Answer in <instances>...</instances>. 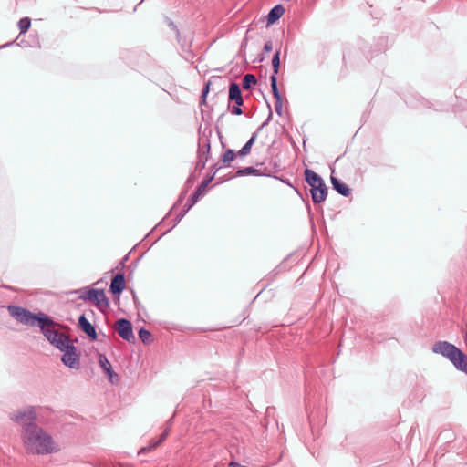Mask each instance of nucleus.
<instances>
[{"mask_svg": "<svg viewBox=\"0 0 467 467\" xmlns=\"http://www.w3.org/2000/svg\"><path fill=\"white\" fill-rule=\"evenodd\" d=\"M21 437L26 451L35 454H50L57 451L52 436L38 425H31Z\"/></svg>", "mask_w": 467, "mask_h": 467, "instance_id": "f257e3e1", "label": "nucleus"}, {"mask_svg": "<svg viewBox=\"0 0 467 467\" xmlns=\"http://www.w3.org/2000/svg\"><path fill=\"white\" fill-rule=\"evenodd\" d=\"M45 337L49 341L51 345L57 348H61V346L66 341H68L69 337L66 334L59 332L56 327L59 325L56 323L49 316L42 315L37 325Z\"/></svg>", "mask_w": 467, "mask_h": 467, "instance_id": "f03ea898", "label": "nucleus"}, {"mask_svg": "<svg viewBox=\"0 0 467 467\" xmlns=\"http://www.w3.org/2000/svg\"><path fill=\"white\" fill-rule=\"evenodd\" d=\"M79 299L89 301L97 306L101 312H105L109 307V298L101 289L83 288L79 291Z\"/></svg>", "mask_w": 467, "mask_h": 467, "instance_id": "7ed1b4c3", "label": "nucleus"}, {"mask_svg": "<svg viewBox=\"0 0 467 467\" xmlns=\"http://www.w3.org/2000/svg\"><path fill=\"white\" fill-rule=\"evenodd\" d=\"M8 312L17 322L26 326L38 325L42 315H45V313L42 312L34 314L28 309L17 306H9Z\"/></svg>", "mask_w": 467, "mask_h": 467, "instance_id": "20e7f679", "label": "nucleus"}, {"mask_svg": "<svg viewBox=\"0 0 467 467\" xmlns=\"http://www.w3.org/2000/svg\"><path fill=\"white\" fill-rule=\"evenodd\" d=\"M10 419L22 426V431H26L31 425H37L36 423V410L33 406L11 413Z\"/></svg>", "mask_w": 467, "mask_h": 467, "instance_id": "39448f33", "label": "nucleus"}, {"mask_svg": "<svg viewBox=\"0 0 467 467\" xmlns=\"http://www.w3.org/2000/svg\"><path fill=\"white\" fill-rule=\"evenodd\" d=\"M60 351H64V355L61 358V361L63 364L70 368H79L80 367V360L79 356L77 353L76 347L70 342V339L68 341H66L63 346H61V348H58Z\"/></svg>", "mask_w": 467, "mask_h": 467, "instance_id": "423d86ee", "label": "nucleus"}, {"mask_svg": "<svg viewBox=\"0 0 467 467\" xmlns=\"http://www.w3.org/2000/svg\"><path fill=\"white\" fill-rule=\"evenodd\" d=\"M431 349L433 353L440 354L451 361L452 358L454 359V356L460 348L448 341H437Z\"/></svg>", "mask_w": 467, "mask_h": 467, "instance_id": "0eeeda50", "label": "nucleus"}, {"mask_svg": "<svg viewBox=\"0 0 467 467\" xmlns=\"http://www.w3.org/2000/svg\"><path fill=\"white\" fill-rule=\"evenodd\" d=\"M116 330L119 337L128 342H134L132 325L130 321L125 318L119 319L116 322Z\"/></svg>", "mask_w": 467, "mask_h": 467, "instance_id": "6e6552de", "label": "nucleus"}, {"mask_svg": "<svg viewBox=\"0 0 467 467\" xmlns=\"http://www.w3.org/2000/svg\"><path fill=\"white\" fill-rule=\"evenodd\" d=\"M99 363L111 383L115 384L119 381V375L113 371L111 364L107 358L106 355H99Z\"/></svg>", "mask_w": 467, "mask_h": 467, "instance_id": "1a4fd4ad", "label": "nucleus"}, {"mask_svg": "<svg viewBox=\"0 0 467 467\" xmlns=\"http://www.w3.org/2000/svg\"><path fill=\"white\" fill-rule=\"evenodd\" d=\"M272 118V112L269 113L267 119L257 129V130L252 135V137L248 140V141L244 145V147L238 151V156L243 158L250 154L252 146L254 145L256 138L258 136L259 131L268 124L269 120Z\"/></svg>", "mask_w": 467, "mask_h": 467, "instance_id": "9d476101", "label": "nucleus"}, {"mask_svg": "<svg viewBox=\"0 0 467 467\" xmlns=\"http://www.w3.org/2000/svg\"><path fill=\"white\" fill-rule=\"evenodd\" d=\"M272 118V112L269 113L267 119L257 129V130L252 135V137L248 140V141L244 145V147L238 151V156L243 158L250 154L252 146L254 145L256 138L258 136L259 131L268 124L269 120Z\"/></svg>", "mask_w": 467, "mask_h": 467, "instance_id": "9b49d317", "label": "nucleus"}, {"mask_svg": "<svg viewBox=\"0 0 467 467\" xmlns=\"http://www.w3.org/2000/svg\"><path fill=\"white\" fill-rule=\"evenodd\" d=\"M78 327L91 340H97V332L94 326L86 318L85 315H81L78 318Z\"/></svg>", "mask_w": 467, "mask_h": 467, "instance_id": "f8f14e48", "label": "nucleus"}, {"mask_svg": "<svg viewBox=\"0 0 467 467\" xmlns=\"http://www.w3.org/2000/svg\"><path fill=\"white\" fill-rule=\"evenodd\" d=\"M312 201L314 203L323 202L327 196V187L325 182L322 185H317L310 190Z\"/></svg>", "mask_w": 467, "mask_h": 467, "instance_id": "ddd939ff", "label": "nucleus"}, {"mask_svg": "<svg viewBox=\"0 0 467 467\" xmlns=\"http://www.w3.org/2000/svg\"><path fill=\"white\" fill-rule=\"evenodd\" d=\"M211 150V142L210 139L206 135H202L199 138L198 142V157L200 158H207L209 160Z\"/></svg>", "mask_w": 467, "mask_h": 467, "instance_id": "4468645a", "label": "nucleus"}, {"mask_svg": "<svg viewBox=\"0 0 467 467\" xmlns=\"http://www.w3.org/2000/svg\"><path fill=\"white\" fill-rule=\"evenodd\" d=\"M125 288V276L123 274H117L111 280L109 289L114 295H119Z\"/></svg>", "mask_w": 467, "mask_h": 467, "instance_id": "2eb2a0df", "label": "nucleus"}, {"mask_svg": "<svg viewBox=\"0 0 467 467\" xmlns=\"http://www.w3.org/2000/svg\"><path fill=\"white\" fill-rule=\"evenodd\" d=\"M229 100L234 101L236 105L242 106L244 99L239 85L235 82H232L229 87Z\"/></svg>", "mask_w": 467, "mask_h": 467, "instance_id": "dca6fc26", "label": "nucleus"}, {"mask_svg": "<svg viewBox=\"0 0 467 467\" xmlns=\"http://www.w3.org/2000/svg\"><path fill=\"white\" fill-rule=\"evenodd\" d=\"M451 362L460 371L467 374V356L459 349Z\"/></svg>", "mask_w": 467, "mask_h": 467, "instance_id": "f3484780", "label": "nucleus"}, {"mask_svg": "<svg viewBox=\"0 0 467 467\" xmlns=\"http://www.w3.org/2000/svg\"><path fill=\"white\" fill-rule=\"evenodd\" d=\"M304 174L306 182L311 188L317 185H322L324 183L323 179L317 172L310 169H306Z\"/></svg>", "mask_w": 467, "mask_h": 467, "instance_id": "a211bd4d", "label": "nucleus"}, {"mask_svg": "<svg viewBox=\"0 0 467 467\" xmlns=\"http://www.w3.org/2000/svg\"><path fill=\"white\" fill-rule=\"evenodd\" d=\"M331 183L333 188L342 196L348 197L351 193L350 188L337 178L331 176Z\"/></svg>", "mask_w": 467, "mask_h": 467, "instance_id": "6ab92c4d", "label": "nucleus"}, {"mask_svg": "<svg viewBox=\"0 0 467 467\" xmlns=\"http://www.w3.org/2000/svg\"><path fill=\"white\" fill-rule=\"evenodd\" d=\"M285 13V8L281 5L274 6L267 15V24L275 23Z\"/></svg>", "mask_w": 467, "mask_h": 467, "instance_id": "aec40b11", "label": "nucleus"}, {"mask_svg": "<svg viewBox=\"0 0 467 467\" xmlns=\"http://www.w3.org/2000/svg\"><path fill=\"white\" fill-rule=\"evenodd\" d=\"M247 175H254V176H263L265 175V172L261 171L259 169L254 167H245L238 169L235 177L247 176Z\"/></svg>", "mask_w": 467, "mask_h": 467, "instance_id": "412c9836", "label": "nucleus"}, {"mask_svg": "<svg viewBox=\"0 0 467 467\" xmlns=\"http://www.w3.org/2000/svg\"><path fill=\"white\" fill-rule=\"evenodd\" d=\"M238 156V152L235 153L234 150H227L223 152V154L221 157L220 161L222 162V166L223 167H229L231 162Z\"/></svg>", "mask_w": 467, "mask_h": 467, "instance_id": "4be33fe9", "label": "nucleus"}, {"mask_svg": "<svg viewBox=\"0 0 467 467\" xmlns=\"http://www.w3.org/2000/svg\"><path fill=\"white\" fill-rule=\"evenodd\" d=\"M257 82V79L254 75L253 74H246L244 75L243 78V88L244 89H249L253 85H255Z\"/></svg>", "mask_w": 467, "mask_h": 467, "instance_id": "5701e85b", "label": "nucleus"}, {"mask_svg": "<svg viewBox=\"0 0 467 467\" xmlns=\"http://www.w3.org/2000/svg\"><path fill=\"white\" fill-rule=\"evenodd\" d=\"M31 26V20L28 17H23L18 21L20 34H25Z\"/></svg>", "mask_w": 467, "mask_h": 467, "instance_id": "b1692460", "label": "nucleus"}, {"mask_svg": "<svg viewBox=\"0 0 467 467\" xmlns=\"http://www.w3.org/2000/svg\"><path fill=\"white\" fill-rule=\"evenodd\" d=\"M270 80H271V89H272V93H273V96L275 99H278L281 98V94L278 90V88H277V78H276V76L275 75H272L271 78H270Z\"/></svg>", "mask_w": 467, "mask_h": 467, "instance_id": "393cba45", "label": "nucleus"}, {"mask_svg": "<svg viewBox=\"0 0 467 467\" xmlns=\"http://www.w3.org/2000/svg\"><path fill=\"white\" fill-rule=\"evenodd\" d=\"M279 56H280V51H276L272 58V66H273V70H274L273 75H275V76H276V74L278 73V69H279V66H280Z\"/></svg>", "mask_w": 467, "mask_h": 467, "instance_id": "a878e982", "label": "nucleus"}, {"mask_svg": "<svg viewBox=\"0 0 467 467\" xmlns=\"http://www.w3.org/2000/svg\"><path fill=\"white\" fill-rule=\"evenodd\" d=\"M139 337L143 343H149L151 337V333L145 328H140L139 331Z\"/></svg>", "mask_w": 467, "mask_h": 467, "instance_id": "bb28decb", "label": "nucleus"}, {"mask_svg": "<svg viewBox=\"0 0 467 467\" xmlns=\"http://www.w3.org/2000/svg\"><path fill=\"white\" fill-rule=\"evenodd\" d=\"M159 445H160V443H157L156 440H152V441H150V442L148 446L140 449V451H139V454L150 451L154 450L155 448H157Z\"/></svg>", "mask_w": 467, "mask_h": 467, "instance_id": "cd10ccee", "label": "nucleus"}, {"mask_svg": "<svg viewBox=\"0 0 467 467\" xmlns=\"http://www.w3.org/2000/svg\"><path fill=\"white\" fill-rule=\"evenodd\" d=\"M207 182L202 181V183L195 190L194 193H196V195L200 197L204 195L207 192Z\"/></svg>", "mask_w": 467, "mask_h": 467, "instance_id": "c85d7f7f", "label": "nucleus"}, {"mask_svg": "<svg viewBox=\"0 0 467 467\" xmlns=\"http://www.w3.org/2000/svg\"><path fill=\"white\" fill-rule=\"evenodd\" d=\"M199 198L200 196L193 192L192 196L187 200L184 206L187 207V209H191L198 202Z\"/></svg>", "mask_w": 467, "mask_h": 467, "instance_id": "c756f323", "label": "nucleus"}, {"mask_svg": "<svg viewBox=\"0 0 467 467\" xmlns=\"http://www.w3.org/2000/svg\"><path fill=\"white\" fill-rule=\"evenodd\" d=\"M275 99V112L279 115V116H282L283 115V100H282V97L278 99Z\"/></svg>", "mask_w": 467, "mask_h": 467, "instance_id": "7c9ffc66", "label": "nucleus"}, {"mask_svg": "<svg viewBox=\"0 0 467 467\" xmlns=\"http://www.w3.org/2000/svg\"><path fill=\"white\" fill-rule=\"evenodd\" d=\"M170 426L167 425L165 430L163 431V432L160 435V437L158 438L157 441V443H160L161 444L167 438L168 434H169V431H170Z\"/></svg>", "mask_w": 467, "mask_h": 467, "instance_id": "2f4dec72", "label": "nucleus"}, {"mask_svg": "<svg viewBox=\"0 0 467 467\" xmlns=\"http://www.w3.org/2000/svg\"><path fill=\"white\" fill-rule=\"evenodd\" d=\"M207 158H200L198 157L197 162H196V169L202 170L205 168V164L207 162Z\"/></svg>", "mask_w": 467, "mask_h": 467, "instance_id": "473e14b6", "label": "nucleus"}, {"mask_svg": "<svg viewBox=\"0 0 467 467\" xmlns=\"http://www.w3.org/2000/svg\"><path fill=\"white\" fill-rule=\"evenodd\" d=\"M210 81L205 85V87L203 88L202 89V102L204 104L205 101H206V96L209 92V88H210Z\"/></svg>", "mask_w": 467, "mask_h": 467, "instance_id": "72a5a7b5", "label": "nucleus"}, {"mask_svg": "<svg viewBox=\"0 0 467 467\" xmlns=\"http://www.w3.org/2000/svg\"><path fill=\"white\" fill-rule=\"evenodd\" d=\"M231 113L234 114V115H241L243 113L241 106H238V105L234 106L232 109Z\"/></svg>", "mask_w": 467, "mask_h": 467, "instance_id": "f704fd0d", "label": "nucleus"}, {"mask_svg": "<svg viewBox=\"0 0 467 467\" xmlns=\"http://www.w3.org/2000/svg\"><path fill=\"white\" fill-rule=\"evenodd\" d=\"M273 49V43L272 41H266L264 46V50L265 52H270Z\"/></svg>", "mask_w": 467, "mask_h": 467, "instance_id": "c9c22d12", "label": "nucleus"}, {"mask_svg": "<svg viewBox=\"0 0 467 467\" xmlns=\"http://www.w3.org/2000/svg\"><path fill=\"white\" fill-rule=\"evenodd\" d=\"M222 166H219L218 168H216V170L213 171V173L207 177L205 180H203V182H207V185L213 181V177H214V174L216 173V171L221 168Z\"/></svg>", "mask_w": 467, "mask_h": 467, "instance_id": "e433bc0d", "label": "nucleus"}, {"mask_svg": "<svg viewBox=\"0 0 467 467\" xmlns=\"http://www.w3.org/2000/svg\"><path fill=\"white\" fill-rule=\"evenodd\" d=\"M169 26L172 28V30L175 31L176 35H177V38L179 39L180 37V32H179V29L177 28V26L174 25L173 22H170L169 23Z\"/></svg>", "mask_w": 467, "mask_h": 467, "instance_id": "4c0bfd02", "label": "nucleus"}, {"mask_svg": "<svg viewBox=\"0 0 467 467\" xmlns=\"http://www.w3.org/2000/svg\"><path fill=\"white\" fill-rule=\"evenodd\" d=\"M190 209H187V207H183L182 211L180 213V214L178 215L179 219L181 220L185 214L186 213L189 211Z\"/></svg>", "mask_w": 467, "mask_h": 467, "instance_id": "58836bf2", "label": "nucleus"}]
</instances>
